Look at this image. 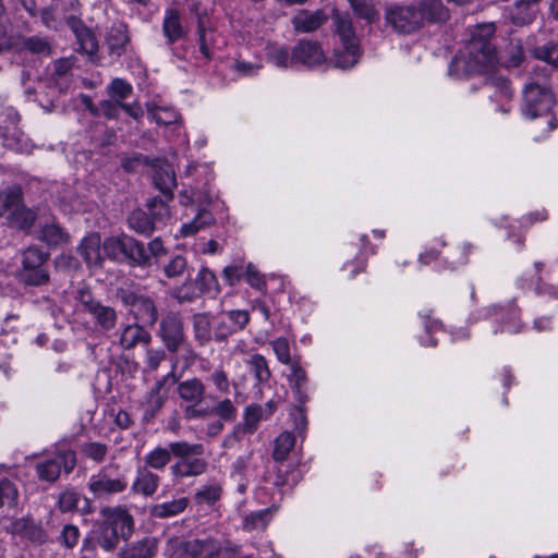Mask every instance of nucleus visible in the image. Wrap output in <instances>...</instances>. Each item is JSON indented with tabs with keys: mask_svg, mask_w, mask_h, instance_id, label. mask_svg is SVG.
<instances>
[{
	"mask_svg": "<svg viewBox=\"0 0 558 558\" xmlns=\"http://www.w3.org/2000/svg\"><path fill=\"white\" fill-rule=\"evenodd\" d=\"M496 32L495 23H483L471 32V39L461 57H456L450 64V72L457 76L475 75L493 71L498 58L490 38Z\"/></svg>",
	"mask_w": 558,
	"mask_h": 558,
	"instance_id": "f257e3e1",
	"label": "nucleus"
},
{
	"mask_svg": "<svg viewBox=\"0 0 558 558\" xmlns=\"http://www.w3.org/2000/svg\"><path fill=\"white\" fill-rule=\"evenodd\" d=\"M170 448L173 457L178 459L170 468L174 478L195 477L206 472L208 463L201 458L205 452L203 444L181 440L170 442Z\"/></svg>",
	"mask_w": 558,
	"mask_h": 558,
	"instance_id": "f03ea898",
	"label": "nucleus"
},
{
	"mask_svg": "<svg viewBox=\"0 0 558 558\" xmlns=\"http://www.w3.org/2000/svg\"><path fill=\"white\" fill-rule=\"evenodd\" d=\"M0 218H4L13 229L29 231L37 214L23 203L21 190L14 187L0 192Z\"/></svg>",
	"mask_w": 558,
	"mask_h": 558,
	"instance_id": "7ed1b4c3",
	"label": "nucleus"
},
{
	"mask_svg": "<svg viewBox=\"0 0 558 558\" xmlns=\"http://www.w3.org/2000/svg\"><path fill=\"white\" fill-rule=\"evenodd\" d=\"M49 253L37 245H31L21 253L20 281L26 286L40 287L50 281L48 269Z\"/></svg>",
	"mask_w": 558,
	"mask_h": 558,
	"instance_id": "20e7f679",
	"label": "nucleus"
},
{
	"mask_svg": "<svg viewBox=\"0 0 558 558\" xmlns=\"http://www.w3.org/2000/svg\"><path fill=\"white\" fill-rule=\"evenodd\" d=\"M76 300L83 313L90 317L97 330L108 332L116 328L119 316L114 307L104 304L89 290L85 289L77 292Z\"/></svg>",
	"mask_w": 558,
	"mask_h": 558,
	"instance_id": "39448f33",
	"label": "nucleus"
},
{
	"mask_svg": "<svg viewBox=\"0 0 558 558\" xmlns=\"http://www.w3.org/2000/svg\"><path fill=\"white\" fill-rule=\"evenodd\" d=\"M117 298L126 306L137 323L144 326H154L158 319L155 301L138 290L118 288Z\"/></svg>",
	"mask_w": 558,
	"mask_h": 558,
	"instance_id": "423d86ee",
	"label": "nucleus"
},
{
	"mask_svg": "<svg viewBox=\"0 0 558 558\" xmlns=\"http://www.w3.org/2000/svg\"><path fill=\"white\" fill-rule=\"evenodd\" d=\"M177 393L180 400L185 403L183 415L186 420L206 418V411L202 404L206 396V386L197 377L179 381Z\"/></svg>",
	"mask_w": 558,
	"mask_h": 558,
	"instance_id": "0eeeda50",
	"label": "nucleus"
},
{
	"mask_svg": "<svg viewBox=\"0 0 558 558\" xmlns=\"http://www.w3.org/2000/svg\"><path fill=\"white\" fill-rule=\"evenodd\" d=\"M522 114L527 119L542 117L550 111L555 100L553 93L536 83L527 84L523 89Z\"/></svg>",
	"mask_w": 558,
	"mask_h": 558,
	"instance_id": "6e6552de",
	"label": "nucleus"
},
{
	"mask_svg": "<svg viewBox=\"0 0 558 558\" xmlns=\"http://www.w3.org/2000/svg\"><path fill=\"white\" fill-rule=\"evenodd\" d=\"M166 554L170 558H219L220 550H216L209 542L198 539L184 541L181 537H171L166 545Z\"/></svg>",
	"mask_w": 558,
	"mask_h": 558,
	"instance_id": "1a4fd4ad",
	"label": "nucleus"
},
{
	"mask_svg": "<svg viewBox=\"0 0 558 558\" xmlns=\"http://www.w3.org/2000/svg\"><path fill=\"white\" fill-rule=\"evenodd\" d=\"M385 20L388 25L401 34H411L422 27L421 15L415 4L391 5L385 11Z\"/></svg>",
	"mask_w": 558,
	"mask_h": 558,
	"instance_id": "9d476101",
	"label": "nucleus"
},
{
	"mask_svg": "<svg viewBox=\"0 0 558 558\" xmlns=\"http://www.w3.org/2000/svg\"><path fill=\"white\" fill-rule=\"evenodd\" d=\"M76 465V453L73 450L58 452L51 459L38 462L36 464L37 476L47 482H54L63 470L70 473Z\"/></svg>",
	"mask_w": 558,
	"mask_h": 558,
	"instance_id": "9b49d317",
	"label": "nucleus"
},
{
	"mask_svg": "<svg viewBox=\"0 0 558 558\" xmlns=\"http://www.w3.org/2000/svg\"><path fill=\"white\" fill-rule=\"evenodd\" d=\"M87 486L93 496L100 499L124 492L128 483L122 475L112 477L109 468L106 466L89 477Z\"/></svg>",
	"mask_w": 558,
	"mask_h": 558,
	"instance_id": "f8f14e48",
	"label": "nucleus"
},
{
	"mask_svg": "<svg viewBox=\"0 0 558 558\" xmlns=\"http://www.w3.org/2000/svg\"><path fill=\"white\" fill-rule=\"evenodd\" d=\"M158 335L169 352H177L185 339L183 323L179 315L168 313L162 317Z\"/></svg>",
	"mask_w": 558,
	"mask_h": 558,
	"instance_id": "ddd939ff",
	"label": "nucleus"
},
{
	"mask_svg": "<svg viewBox=\"0 0 558 558\" xmlns=\"http://www.w3.org/2000/svg\"><path fill=\"white\" fill-rule=\"evenodd\" d=\"M20 114L12 108L8 107L0 112V137L3 140V145L17 149L19 143L23 135L19 129Z\"/></svg>",
	"mask_w": 558,
	"mask_h": 558,
	"instance_id": "4468645a",
	"label": "nucleus"
},
{
	"mask_svg": "<svg viewBox=\"0 0 558 558\" xmlns=\"http://www.w3.org/2000/svg\"><path fill=\"white\" fill-rule=\"evenodd\" d=\"M263 420H267L263 412V405L257 403L248 404L244 409L243 424L234 427L233 432L226 437L225 444L240 440L243 434H254L258 428L259 422Z\"/></svg>",
	"mask_w": 558,
	"mask_h": 558,
	"instance_id": "2eb2a0df",
	"label": "nucleus"
},
{
	"mask_svg": "<svg viewBox=\"0 0 558 558\" xmlns=\"http://www.w3.org/2000/svg\"><path fill=\"white\" fill-rule=\"evenodd\" d=\"M100 513L104 518V523L121 535L122 539H128L131 536L133 518L125 509L105 507L100 510Z\"/></svg>",
	"mask_w": 558,
	"mask_h": 558,
	"instance_id": "dca6fc26",
	"label": "nucleus"
},
{
	"mask_svg": "<svg viewBox=\"0 0 558 558\" xmlns=\"http://www.w3.org/2000/svg\"><path fill=\"white\" fill-rule=\"evenodd\" d=\"M153 180L155 186L168 201L173 197V189L177 186L175 173L172 166L163 159L153 161Z\"/></svg>",
	"mask_w": 558,
	"mask_h": 558,
	"instance_id": "f3484780",
	"label": "nucleus"
},
{
	"mask_svg": "<svg viewBox=\"0 0 558 558\" xmlns=\"http://www.w3.org/2000/svg\"><path fill=\"white\" fill-rule=\"evenodd\" d=\"M170 377L173 379V381H177V377L174 376V374L170 373L163 376L161 379L157 380L149 390V392L147 393L145 402L143 404V407L145 408L144 420L148 421L153 418L156 415V413L159 412L163 407L168 397V392L165 386L166 381Z\"/></svg>",
	"mask_w": 558,
	"mask_h": 558,
	"instance_id": "a211bd4d",
	"label": "nucleus"
},
{
	"mask_svg": "<svg viewBox=\"0 0 558 558\" xmlns=\"http://www.w3.org/2000/svg\"><path fill=\"white\" fill-rule=\"evenodd\" d=\"M293 59L311 68L325 62L326 57L318 43L302 39L293 48Z\"/></svg>",
	"mask_w": 558,
	"mask_h": 558,
	"instance_id": "6ab92c4d",
	"label": "nucleus"
},
{
	"mask_svg": "<svg viewBox=\"0 0 558 558\" xmlns=\"http://www.w3.org/2000/svg\"><path fill=\"white\" fill-rule=\"evenodd\" d=\"M415 5L421 15L422 26L425 22L430 24L446 23L450 17V12L442 0H420Z\"/></svg>",
	"mask_w": 558,
	"mask_h": 558,
	"instance_id": "aec40b11",
	"label": "nucleus"
},
{
	"mask_svg": "<svg viewBox=\"0 0 558 558\" xmlns=\"http://www.w3.org/2000/svg\"><path fill=\"white\" fill-rule=\"evenodd\" d=\"M101 247V238L97 232L90 233L83 239L78 246V253L88 267L100 268L102 266Z\"/></svg>",
	"mask_w": 558,
	"mask_h": 558,
	"instance_id": "412c9836",
	"label": "nucleus"
},
{
	"mask_svg": "<svg viewBox=\"0 0 558 558\" xmlns=\"http://www.w3.org/2000/svg\"><path fill=\"white\" fill-rule=\"evenodd\" d=\"M151 341L150 333L141 323L125 325L119 337V343L124 350H131L137 344H148Z\"/></svg>",
	"mask_w": 558,
	"mask_h": 558,
	"instance_id": "4be33fe9",
	"label": "nucleus"
},
{
	"mask_svg": "<svg viewBox=\"0 0 558 558\" xmlns=\"http://www.w3.org/2000/svg\"><path fill=\"white\" fill-rule=\"evenodd\" d=\"M327 21V15L323 10L310 12L299 11L291 20L293 28L299 33H311L318 29Z\"/></svg>",
	"mask_w": 558,
	"mask_h": 558,
	"instance_id": "5701e85b",
	"label": "nucleus"
},
{
	"mask_svg": "<svg viewBox=\"0 0 558 558\" xmlns=\"http://www.w3.org/2000/svg\"><path fill=\"white\" fill-rule=\"evenodd\" d=\"M288 381L296 398L298 403L305 404L307 397V376L303 367L298 361L289 364Z\"/></svg>",
	"mask_w": 558,
	"mask_h": 558,
	"instance_id": "b1692460",
	"label": "nucleus"
},
{
	"mask_svg": "<svg viewBox=\"0 0 558 558\" xmlns=\"http://www.w3.org/2000/svg\"><path fill=\"white\" fill-rule=\"evenodd\" d=\"M13 50L21 52L27 50L34 54L49 56L51 53V47L47 39L39 36L24 37L21 35H12Z\"/></svg>",
	"mask_w": 558,
	"mask_h": 558,
	"instance_id": "393cba45",
	"label": "nucleus"
},
{
	"mask_svg": "<svg viewBox=\"0 0 558 558\" xmlns=\"http://www.w3.org/2000/svg\"><path fill=\"white\" fill-rule=\"evenodd\" d=\"M160 478L149 469L141 466L137 469L136 477L132 484V490L144 496H151L159 486Z\"/></svg>",
	"mask_w": 558,
	"mask_h": 558,
	"instance_id": "a878e982",
	"label": "nucleus"
},
{
	"mask_svg": "<svg viewBox=\"0 0 558 558\" xmlns=\"http://www.w3.org/2000/svg\"><path fill=\"white\" fill-rule=\"evenodd\" d=\"M162 33L169 45L174 44L185 35L181 24V14L175 9H167L162 22Z\"/></svg>",
	"mask_w": 558,
	"mask_h": 558,
	"instance_id": "bb28decb",
	"label": "nucleus"
},
{
	"mask_svg": "<svg viewBox=\"0 0 558 558\" xmlns=\"http://www.w3.org/2000/svg\"><path fill=\"white\" fill-rule=\"evenodd\" d=\"M542 0H517L510 13L511 22L514 25H526L536 17V5Z\"/></svg>",
	"mask_w": 558,
	"mask_h": 558,
	"instance_id": "cd10ccee",
	"label": "nucleus"
},
{
	"mask_svg": "<svg viewBox=\"0 0 558 558\" xmlns=\"http://www.w3.org/2000/svg\"><path fill=\"white\" fill-rule=\"evenodd\" d=\"M107 45L111 54L122 56L130 41L126 26L123 24L113 25L107 35Z\"/></svg>",
	"mask_w": 558,
	"mask_h": 558,
	"instance_id": "c85d7f7f",
	"label": "nucleus"
},
{
	"mask_svg": "<svg viewBox=\"0 0 558 558\" xmlns=\"http://www.w3.org/2000/svg\"><path fill=\"white\" fill-rule=\"evenodd\" d=\"M130 235L109 236L102 243V248L108 258L123 262L125 260Z\"/></svg>",
	"mask_w": 558,
	"mask_h": 558,
	"instance_id": "c756f323",
	"label": "nucleus"
},
{
	"mask_svg": "<svg viewBox=\"0 0 558 558\" xmlns=\"http://www.w3.org/2000/svg\"><path fill=\"white\" fill-rule=\"evenodd\" d=\"M158 549V541L155 537H144L124 549L125 558H153Z\"/></svg>",
	"mask_w": 558,
	"mask_h": 558,
	"instance_id": "7c9ffc66",
	"label": "nucleus"
},
{
	"mask_svg": "<svg viewBox=\"0 0 558 558\" xmlns=\"http://www.w3.org/2000/svg\"><path fill=\"white\" fill-rule=\"evenodd\" d=\"M173 456L170 444L168 447H155L144 458V466L157 471H162L171 461Z\"/></svg>",
	"mask_w": 558,
	"mask_h": 558,
	"instance_id": "2f4dec72",
	"label": "nucleus"
},
{
	"mask_svg": "<svg viewBox=\"0 0 558 558\" xmlns=\"http://www.w3.org/2000/svg\"><path fill=\"white\" fill-rule=\"evenodd\" d=\"M129 227L142 235H150L155 231V221L151 220L148 213L136 209L128 218Z\"/></svg>",
	"mask_w": 558,
	"mask_h": 558,
	"instance_id": "473e14b6",
	"label": "nucleus"
},
{
	"mask_svg": "<svg viewBox=\"0 0 558 558\" xmlns=\"http://www.w3.org/2000/svg\"><path fill=\"white\" fill-rule=\"evenodd\" d=\"M187 504L189 501L185 497L158 504L151 507L150 514L159 519L174 517L183 512L186 509Z\"/></svg>",
	"mask_w": 558,
	"mask_h": 558,
	"instance_id": "72a5a7b5",
	"label": "nucleus"
},
{
	"mask_svg": "<svg viewBox=\"0 0 558 558\" xmlns=\"http://www.w3.org/2000/svg\"><path fill=\"white\" fill-rule=\"evenodd\" d=\"M125 260H128L132 265L140 267L150 266V256L147 253L144 243L137 241L132 236H130Z\"/></svg>",
	"mask_w": 558,
	"mask_h": 558,
	"instance_id": "f704fd0d",
	"label": "nucleus"
},
{
	"mask_svg": "<svg viewBox=\"0 0 558 558\" xmlns=\"http://www.w3.org/2000/svg\"><path fill=\"white\" fill-rule=\"evenodd\" d=\"M192 324L195 340L199 345H206L211 340V323L209 316L204 313L194 314Z\"/></svg>",
	"mask_w": 558,
	"mask_h": 558,
	"instance_id": "c9c22d12",
	"label": "nucleus"
},
{
	"mask_svg": "<svg viewBox=\"0 0 558 558\" xmlns=\"http://www.w3.org/2000/svg\"><path fill=\"white\" fill-rule=\"evenodd\" d=\"M335 24L343 47L352 49L353 46H359L353 32L352 21L348 15L337 14L335 16Z\"/></svg>",
	"mask_w": 558,
	"mask_h": 558,
	"instance_id": "e433bc0d",
	"label": "nucleus"
},
{
	"mask_svg": "<svg viewBox=\"0 0 558 558\" xmlns=\"http://www.w3.org/2000/svg\"><path fill=\"white\" fill-rule=\"evenodd\" d=\"M206 417L216 415L222 422H233L236 418L238 410L233 402L226 398L219 400L214 407H205Z\"/></svg>",
	"mask_w": 558,
	"mask_h": 558,
	"instance_id": "4c0bfd02",
	"label": "nucleus"
},
{
	"mask_svg": "<svg viewBox=\"0 0 558 558\" xmlns=\"http://www.w3.org/2000/svg\"><path fill=\"white\" fill-rule=\"evenodd\" d=\"M271 519L270 509H264L244 515L242 529L245 532L264 531Z\"/></svg>",
	"mask_w": 558,
	"mask_h": 558,
	"instance_id": "58836bf2",
	"label": "nucleus"
},
{
	"mask_svg": "<svg viewBox=\"0 0 558 558\" xmlns=\"http://www.w3.org/2000/svg\"><path fill=\"white\" fill-rule=\"evenodd\" d=\"M192 280L199 292V296L211 291L219 292L217 278L207 267H203Z\"/></svg>",
	"mask_w": 558,
	"mask_h": 558,
	"instance_id": "ea45409f",
	"label": "nucleus"
},
{
	"mask_svg": "<svg viewBox=\"0 0 558 558\" xmlns=\"http://www.w3.org/2000/svg\"><path fill=\"white\" fill-rule=\"evenodd\" d=\"M295 445L294 436L289 432L281 433L275 440L272 458L277 462H283Z\"/></svg>",
	"mask_w": 558,
	"mask_h": 558,
	"instance_id": "a19ab883",
	"label": "nucleus"
},
{
	"mask_svg": "<svg viewBox=\"0 0 558 558\" xmlns=\"http://www.w3.org/2000/svg\"><path fill=\"white\" fill-rule=\"evenodd\" d=\"M68 234L56 222L46 223L41 228L40 239L50 246H59L68 242Z\"/></svg>",
	"mask_w": 558,
	"mask_h": 558,
	"instance_id": "79ce46f5",
	"label": "nucleus"
},
{
	"mask_svg": "<svg viewBox=\"0 0 558 558\" xmlns=\"http://www.w3.org/2000/svg\"><path fill=\"white\" fill-rule=\"evenodd\" d=\"M222 487L218 483H209L207 485L202 486L195 493V500L199 505L213 506L215 505L221 497Z\"/></svg>",
	"mask_w": 558,
	"mask_h": 558,
	"instance_id": "37998d69",
	"label": "nucleus"
},
{
	"mask_svg": "<svg viewBox=\"0 0 558 558\" xmlns=\"http://www.w3.org/2000/svg\"><path fill=\"white\" fill-rule=\"evenodd\" d=\"M256 381L258 384L267 383L271 377V372L268 367L266 359L260 354H254L247 361Z\"/></svg>",
	"mask_w": 558,
	"mask_h": 558,
	"instance_id": "c03bdc74",
	"label": "nucleus"
},
{
	"mask_svg": "<svg viewBox=\"0 0 558 558\" xmlns=\"http://www.w3.org/2000/svg\"><path fill=\"white\" fill-rule=\"evenodd\" d=\"M533 54L537 60L546 62L553 69L558 68V44L548 41L544 45L537 46L535 47Z\"/></svg>",
	"mask_w": 558,
	"mask_h": 558,
	"instance_id": "a18cd8bd",
	"label": "nucleus"
},
{
	"mask_svg": "<svg viewBox=\"0 0 558 558\" xmlns=\"http://www.w3.org/2000/svg\"><path fill=\"white\" fill-rule=\"evenodd\" d=\"M348 2L356 16L369 23L379 16L373 0H348Z\"/></svg>",
	"mask_w": 558,
	"mask_h": 558,
	"instance_id": "49530a36",
	"label": "nucleus"
},
{
	"mask_svg": "<svg viewBox=\"0 0 558 558\" xmlns=\"http://www.w3.org/2000/svg\"><path fill=\"white\" fill-rule=\"evenodd\" d=\"M187 270V259L182 254L172 256L163 266L162 271L169 279L179 278Z\"/></svg>",
	"mask_w": 558,
	"mask_h": 558,
	"instance_id": "de8ad7c7",
	"label": "nucleus"
},
{
	"mask_svg": "<svg viewBox=\"0 0 558 558\" xmlns=\"http://www.w3.org/2000/svg\"><path fill=\"white\" fill-rule=\"evenodd\" d=\"M267 58L276 66L284 69H287L290 63L295 61L293 56L290 57V52L287 47L278 45L268 46Z\"/></svg>",
	"mask_w": 558,
	"mask_h": 558,
	"instance_id": "09e8293b",
	"label": "nucleus"
},
{
	"mask_svg": "<svg viewBox=\"0 0 558 558\" xmlns=\"http://www.w3.org/2000/svg\"><path fill=\"white\" fill-rule=\"evenodd\" d=\"M81 452L85 458L101 463L108 453V446L99 441H87L81 446Z\"/></svg>",
	"mask_w": 558,
	"mask_h": 558,
	"instance_id": "8fccbe9b",
	"label": "nucleus"
},
{
	"mask_svg": "<svg viewBox=\"0 0 558 558\" xmlns=\"http://www.w3.org/2000/svg\"><path fill=\"white\" fill-rule=\"evenodd\" d=\"M360 58L359 46H353L352 49L343 47V50L337 51L335 54V64L340 69H349L354 66Z\"/></svg>",
	"mask_w": 558,
	"mask_h": 558,
	"instance_id": "3c124183",
	"label": "nucleus"
},
{
	"mask_svg": "<svg viewBox=\"0 0 558 558\" xmlns=\"http://www.w3.org/2000/svg\"><path fill=\"white\" fill-rule=\"evenodd\" d=\"M172 296L179 302H191L199 298V292L192 278H187L180 287L173 290Z\"/></svg>",
	"mask_w": 558,
	"mask_h": 558,
	"instance_id": "603ef678",
	"label": "nucleus"
},
{
	"mask_svg": "<svg viewBox=\"0 0 558 558\" xmlns=\"http://www.w3.org/2000/svg\"><path fill=\"white\" fill-rule=\"evenodd\" d=\"M168 199H159L157 197L153 198L148 203V209H149V216L153 221H155V225L158 222H162L167 220L170 217V209L167 204Z\"/></svg>",
	"mask_w": 558,
	"mask_h": 558,
	"instance_id": "864d4df0",
	"label": "nucleus"
},
{
	"mask_svg": "<svg viewBox=\"0 0 558 558\" xmlns=\"http://www.w3.org/2000/svg\"><path fill=\"white\" fill-rule=\"evenodd\" d=\"M213 221V216L209 211L202 210L198 213V215L195 217V219L190 222L185 223L181 228V234L183 236H190L195 234L199 229L204 228L207 225H210Z\"/></svg>",
	"mask_w": 558,
	"mask_h": 558,
	"instance_id": "5fc2aeb1",
	"label": "nucleus"
},
{
	"mask_svg": "<svg viewBox=\"0 0 558 558\" xmlns=\"http://www.w3.org/2000/svg\"><path fill=\"white\" fill-rule=\"evenodd\" d=\"M17 496L19 493L15 485L7 478H0V507H14Z\"/></svg>",
	"mask_w": 558,
	"mask_h": 558,
	"instance_id": "6e6d98bb",
	"label": "nucleus"
},
{
	"mask_svg": "<svg viewBox=\"0 0 558 558\" xmlns=\"http://www.w3.org/2000/svg\"><path fill=\"white\" fill-rule=\"evenodd\" d=\"M82 500L81 495L74 489L62 492L58 499V507L62 512H72L78 510V504Z\"/></svg>",
	"mask_w": 558,
	"mask_h": 558,
	"instance_id": "4d7b16f0",
	"label": "nucleus"
},
{
	"mask_svg": "<svg viewBox=\"0 0 558 558\" xmlns=\"http://www.w3.org/2000/svg\"><path fill=\"white\" fill-rule=\"evenodd\" d=\"M120 539H122V536L102 522L98 536V544L100 547L107 551L113 550L118 546Z\"/></svg>",
	"mask_w": 558,
	"mask_h": 558,
	"instance_id": "13d9d810",
	"label": "nucleus"
},
{
	"mask_svg": "<svg viewBox=\"0 0 558 558\" xmlns=\"http://www.w3.org/2000/svg\"><path fill=\"white\" fill-rule=\"evenodd\" d=\"M11 531L14 534H19L28 538H41V530L37 529L33 523H29L27 520L20 519L12 523Z\"/></svg>",
	"mask_w": 558,
	"mask_h": 558,
	"instance_id": "bf43d9fd",
	"label": "nucleus"
},
{
	"mask_svg": "<svg viewBox=\"0 0 558 558\" xmlns=\"http://www.w3.org/2000/svg\"><path fill=\"white\" fill-rule=\"evenodd\" d=\"M270 345L279 360L284 365H289L294 361L291 359L290 345L286 338H277L270 342Z\"/></svg>",
	"mask_w": 558,
	"mask_h": 558,
	"instance_id": "052dcab7",
	"label": "nucleus"
},
{
	"mask_svg": "<svg viewBox=\"0 0 558 558\" xmlns=\"http://www.w3.org/2000/svg\"><path fill=\"white\" fill-rule=\"evenodd\" d=\"M132 90V85L122 78H114L108 86L110 96L118 100L128 98Z\"/></svg>",
	"mask_w": 558,
	"mask_h": 558,
	"instance_id": "680f3d73",
	"label": "nucleus"
},
{
	"mask_svg": "<svg viewBox=\"0 0 558 558\" xmlns=\"http://www.w3.org/2000/svg\"><path fill=\"white\" fill-rule=\"evenodd\" d=\"M153 120L160 125H171L179 121L180 116L173 109L157 108L150 113Z\"/></svg>",
	"mask_w": 558,
	"mask_h": 558,
	"instance_id": "e2e57ef3",
	"label": "nucleus"
},
{
	"mask_svg": "<svg viewBox=\"0 0 558 558\" xmlns=\"http://www.w3.org/2000/svg\"><path fill=\"white\" fill-rule=\"evenodd\" d=\"M208 379L216 387L217 391H219L221 393L229 392V390H230L229 376H228V373L221 366L214 369V372L209 375Z\"/></svg>",
	"mask_w": 558,
	"mask_h": 558,
	"instance_id": "0e129e2a",
	"label": "nucleus"
},
{
	"mask_svg": "<svg viewBox=\"0 0 558 558\" xmlns=\"http://www.w3.org/2000/svg\"><path fill=\"white\" fill-rule=\"evenodd\" d=\"M80 50L88 56H94L98 51V41L89 31L82 32L77 35Z\"/></svg>",
	"mask_w": 558,
	"mask_h": 558,
	"instance_id": "69168bd1",
	"label": "nucleus"
},
{
	"mask_svg": "<svg viewBox=\"0 0 558 558\" xmlns=\"http://www.w3.org/2000/svg\"><path fill=\"white\" fill-rule=\"evenodd\" d=\"M245 280L252 288L259 291H263L266 288L263 275L252 264L246 266Z\"/></svg>",
	"mask_w": 558,
	"mask_h": 558,
	"instance_id": "338daca9",
	"label": "nucleus"
},
{
	"mask_svg": "<svg viewBox=\"0 0 558 558\" xmlns=\"http://www.w3.org/2000/svg\"><path fill=\"white\" fill-rule=\"evenodd\" d=\"M166 351L162 349H148L146 351V366L149 371H156L166 360Z\"/></svg>",
	"mask_w": 558,
	"mask_h": 558,
	"instance_id": "774afa93",
	"label": "nucleus"
}]
</instances>
